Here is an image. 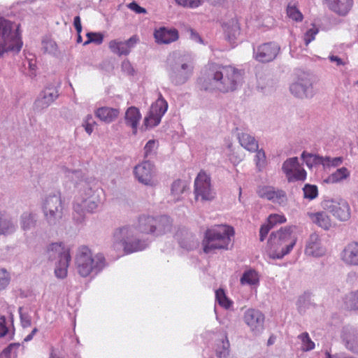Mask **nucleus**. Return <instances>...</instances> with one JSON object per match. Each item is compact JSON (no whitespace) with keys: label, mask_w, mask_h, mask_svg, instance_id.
Segmentation results:
<instances>
[{"label":"nucleus","mask_w":358,"mask_h":358,"mask_svg":"<svg viewBox=\"0 0 358 358\" xmlns=\"http://www.w3.org/2000/svg\"><path fill=\"white\" fill-rule=\"evenodd\" d=\"M243 80L241 70L218 64L207 66L201 76L197 79V86L203 91H219L222 93L234 92L238 89Z\"/></svg>","instance_id":"obj_1"},{"label":"nucleus","mask_w":358,"mask_h":358,"mask_svg":"<svg viewBox=\"0 0 358 358\" xmlns=\"http://www.w3.org/2000/svg\"><path fill=\"white\" fill-rule=\"evenodd\" d=\"M296 243V237L293 234V227H281L270 234L268 255L271 259H282L288 255Z\"/></svg>","instance_id":"obj_2"},{"label":"nucleus","mask_w":358,"mask_h":358,"mask_svg":"<svg viewBox=\"0 0 358 358\" xmlns=\"http://www.w3.org/2000/svg\"><path fill=\"white\" fill-rule=\"evenodd\" d=\"M101 203L99 193L85 182L80 196L76 199L73 204V221L78 224H83L85 220V212L94 213Z\"/></svg>","instance_id":"obj_3"},{"label":"nucleus","mask_w":358,"mask_h":358,"mask_svg":"<svg viewBox=\"0 0 358 358\" xmlns=\"http://www.w3.org/2000/svg\"><path fill=\"white\" fill-rule=\"evenodd\" d=\"M234 229L229 225H217L206 230L203 241V252H213L215 250H228Z\"/></svg>","instance_id":"obj_4"},{"label":"nucleus","mask_w":358,"mask_h":358,"mask_svg":"<svg viewBox=\"0 0 358 358\" xmlns=\"http://www.w3.org/2000/svg\"><path fill=\"white\" fill-rule=\"evenodd\" d=\"M76 265L78 273L82 277L91 273L97 274L106 266V259L102 254L92 257L91 250L87 246H80L76 256Z\"/></svg>","instance_id":"obj_5"},{"label":"nucleus","mask_w":358,"mask_h":358,"mask_svg":"<svg viewBox=\"0 0 358 358\" xmlns=\"http://www.w3.org/2000/svg\"><path fill=\"white\" fill-rule=\"evenodd\" d=\"M22 44L19 25L0 17V57L6 52L18 53Z\"/></svg>","instance_id":"obj_6"},{"label":"nucleus","mask_w":358,"mask_h":358,"mask_svg":"<svg viewBox=\"0 0 358 358\" xmlns=\"http://www.w3.org/2000/svg\"><path fill=\"white\" fill-rule=\"evenodd\" d=\"M134 227H123L117 229L113 234V244L116 247L121 245L126 254L143 250L148 246L147 240L137 236Z\"/></svg>","instance_id":"obj_7"},{"label":"nucleus","mask_w":358,"mask_h":358,"mask_svg":"<svg viewBox=\"0 0 358 358\" xmlns=\"http://www.w3.org/2000/svg\"><path fill=\"white\" fill-rule=\"evenodd\" d=\"M194 66L184 56H176L168 59L166 71L170 81L174 85L185 84L192 76Z\"/></svg>","instance_id":"obj_8"},{"label":"nucleus","mask_w":358,"mask_h":358,"mask_svg":"<svg viewBox=\"0 0 358 358\" xmlns=\"http://www.w3.org/2000/svg\"><path fill=\"white\" fill-rule=\"evenodd\" d=\"M41 210L48 225L55 227L60 224L64 210L60 194H52L45 196L41 203Z\"/></svg>","instance_id":"obj_9"},{"label":"nucleus","mask_w":358,"mask_h":358,"mask_svg":"<svg viewBox=\"0 0 358 358\" xmlns=\"http://www.w3.org/2000/svg\"><path fill=\"white\" fill-rule=\"evenodd\" d=\"M48 254L52 261L58 259L55 269V275L58 278H64L67 275V268L71 259L69 248L66 247L63 243H54L49 245Z\"/></svg>","instance_id":"obj_10"},{"label":"nucleus","mask_w":358,"mask_h":358,"mask_svg":"<svg viewBox=\"0 0 358 358\" xmlns=\"http://www.w3.org/2000/svg\"><path fill=\"white\" fill-rule=\"evenodd\" d=\"M315 81L314 75L302 72L299 75L297 81L290 85V92L294 96L300 99L311 98L315 94L313 84Z\"/></svg>","instance_id":"obj_11"},{"label":"nucleus","mask_w":358,"mask_h":358,"mask_svg":"<svg viewBox=\"0 0 358 358\" xmlns=\"http://www.w3.org/2000/svg\"><path fill=\"white\" fill-rule=\"evenodd\" d=\"M167 109L168 103L160 94L157 100L152 104L148 115L144 119L143 126L145 129L157 126Z\"/></svg>","instance_id":"obj_12"},{"label":"nucleus","mask_w":358,"mask_h":358,"mask_svg":"<svg viewBox=\"0 0 358 358\" xmlns=\"http://www.w3.org/2000/svg\"><path fill=\"white\" fill-rule=\"evenodd\" d=\"M324 210L331 213L341 221H346L350 217V208L344 199H327L322 203Z\"/></svg>","instance_id":"obj_13"},{"label":"nucleus","mask_w":358,"mask_h":358,"mask_svg":"<svg viewBox=\"0 0 358 358\" xmlns=\"http://www.w3.org/2000/svg\"><path fill=\"white\" fill-rule=\"evenodd\" d=\"M194 194L197 200L199 197L202 201H210L214 198L210 179L204 172H200L194 180Z\"/></svg>","instance_id":"obj_14"},{"label":"nucleus","mask_w":358,"mask_h":358,"mask_svg":"<svg viewBox=\"0 0 358 358\" xmlns=\"http://www.w3.org/2000/svg\"><path fill=\"white\" fill-rule=\"evenodd\" d=\"M59 96L57 87L53 85L46 87L35 100L33 108L37 113H41L48 108Z\"/></svg>","instance_id":"obj_15"},{"label":"nucleus","mask_w":358,"mask_h":358,"mask_svg":"<svg viewBox=\"0 0 358 358\" xmlns=\"http://www.w3.org/2000/svg\"><path fill=\"white\" fill-rule=\"evenodd\" d=\"M280 51V46L274 42L263 43L253 49V55L256 60L266 63L275 59Z\"/></svg>","instance_id":"obj_16"},{"label":"nucleus","mask_w":358,"mask_h":358,"mask_svg":"<svg viewBox=\"0 0 358 358\" xmlns=\"http://www.w3.org/2000/svg\"><path fill=\"white\" fill-rule=\"evenodd\" d=\"M134 173L139 182L149 186L155 185V166L150 161L146 160L136 165Z\"/></svg>","instance_id":"obj_17"},{"label":"nucleus","mask_w":358,"mask_h":358,"mask_svg":"<svg viewBox=\"0 0 358 358\" xmlns=\"http://www.w3.org/2000/svg\"><path fill=\"white\" fill-rule=\"evenodd\" d=\"M139 38L134 35L128 40L122 41L119 39H114L109 42L108 47L110 51L118 56L128 55L133 48L138 43Z\"/></svg>","instance_id":"obj_18"},{"label":"nucleus","mask_w":358,"mask_h":358,"mask_svg":"<svg viewBox=\"0 0 358 358\" xmlns=\"http://www.w3.org/2000/svg\"><path fill=\"white\" fill-rule=\"evenodd\" d=\"M244 321L255 334L264 329V315L259 310L250 308L244 313Z\"/></svg>","instance_id":"obj_19"},{"label":"nucleus","mask_w":358,"mask_h":358,"mask_svg":"<svg viewBox=\"0 0 358 358\" xmlns=\"http://www.w3.org/2000/svg\"><path fill=\"white\" fill-rule=\"evenodd\" d=\"M325 252L326 248L322 245L320 236L316 233L311 234L306 241L305 254L319 257L323 256Z\"/></svg>","instance_id":"obj_20"},{"label":"nucleus","mask_w":358,"mask_h":358,"mask_svg":"<svg viewBox=\"0 0 358 358\" xmlns=\"http://www.w3.org/2000/svg\"><path fill=\"white\" fill-rule=\"evenodd\" d=\"M341 258L347 264L358 266V243H348L342 251Z\"/></svg>","instance_id":"obj_21"},{"label":"nucleus","mask_w":358,"mask_h":358,"mask_svg":"<svg viewBox=\"0 0 358 358\" xmlns=\"http://www.w3.org/2000/svg\"><path fill=\"white\" fill-rule=\"evenodd\" d=\"M154 36L157 43L169 44L178 38V31L176 29L161 27L155 31Z\"/></svg>","instance_id":"obj_22"},{"label":"nucleus","mask_w":358,"mask_h":358,"mask_svg":"<svg viewBox=\"0 0 358 358\" xmlns=\"http://www.w3.org/2000/svg\"><path fill=\"white\" fill-rule=\"evenodd\" d=\"M330 10L339 15L345 16L351 10L353 0H326Z\"/></svg>","instance_id":"obj_23"},{"label":"nucleus","mask_w":358,"mask_h":358,"mask_svg":"<svg viewBox=\"0 0 358 358\" xmlns=\"http://www.w3.org/2000/svg\"><path fill=\"white\" fill-rule=\"evenodd\" d=\"M141 119V114L135 106H131L127 108L124 114V122L127 126L132 129L133 134H137V129L140 120Z\"/></svg>","instance_id":"obj_24"},{"label":"nucleus","mask_w":358,"mask_h":358,"mask_svg":"<svg viewBox=\"0 0 358 358\" xmlns=\"http://www.w3.org/2000/svg\"><path fill=\"white\" fill-rule=\"evenodd\" d=\"M155 228L153 234L161 236L169 232L172 227V221L166 215H160L155 217Z\"/></svg>","instance_id":"obj_25"},{"label":"nucleus","mask_w":358,"mask_h":358,"mask_svg":"<svg viewBox=\"0 0 358 358\" xmlns=\"http://www.w3.org/2000/svg\"><path fill=\"white\" fill-rule=\"evenodd\" d=\"M119 115L120 110L118 108L106 106L99 108L95 111L96 117L106 123H110L115 121Z\"/></svg>","instance_id":"obj_26"},{"label":"nucleus","mask_w":358,"mask_h":358,"mask_svg":"<svg viewBox=\"0 0 358 358\" xmlns=\"http://www.w3.org/2000/svg\"><path fill=\"white\" fill-rule=\"evenodd\" d=\"M308 216L313 223L324 230H329L331 226V219L326 212L308 213Z\"/></svg>","instance_id":"obj_27"},{"label":"nucleus","mask_w":358,"mask_h":358,"mask_svg":"<svg viewBox=\"0 0 358 358\" xmlns=\"http://www.w3.org/2000/svg\"><path fill=\"white\" fill-rule=\"evenodd\" d=\"M155 223V217L143 215L139 217L138 226L134 228L140 233L153 234Z\"/></svg>","instance_id":"obj_28"},{"label":"nucleus","mask_w":358,"mask_h":358,"mask_svg":"<svg viewBox=\"0 0 358 358\" xmlns=\"http://www.w3.org/2000/svg\"><path fill=\"white\" fill-rule=\"evenodd\" d=\"M238 139L241 145L251 152H255L259 148L258 142L255 137L248 133H239Z\"/></svg>","instance_id":"obj_29"},{"label":"nucleus","mask_w":358,"mask_h":358,"mask_svg":"<svg viewBox=\"0 0 358 358\" xmlns=\"http://www.w3.org/2000/svg\"><path fill=\"white\" fill-rule=\"evenodd\" d=\"M37 222V215L36 213L30 211H25L22 213L20 217V224L21 229L24 231H29L34 229Z\"/></svg>","instance_id":"obj_30"},{"label":"nucleus","mask_w":358,"mask_h":358,"mask_svg":"<svg viewBox=\"0 0 358 358\" xmlns=\"http://www.w3.org/2000/svg\"><path fill=\"white\" fill-rule=\"evenodd\" d=\"M16 229L17 225L12 219L0 213V236L12 234Z\"/></svg>","instance_id":"obj_31"},{"label":"nucleus","mask_w":358,"mask_h":358,"mask_svg":"<svg viewBox=\"0 0 358 358\" xmlns=\"http://www.w3.org/2000/svg\"><path fill=\"white\" fill-rule=\"evenodd\" d=\"M186 187L185 182L182 180L178 179L173 182L171 187V196L174 202L181 199V195L184 193Z\"/></svg>","instance_id":"obj_32"},{"label":"nucleus","mask_w":358,"mask_h":358,"mask_svg":"<svg viewBox=\"0 0 358 358\" xmlns=\"http://www.w3.org/2000/svg\"><path fill=\"white\" fill-rule=\"evenodd\" d=\"M349 176L350 171L348 169L345 167H341L329 175L325 180V182L328 183H337L348 178Z\"/></svg>","instance_id":"obj_33"},{"label":"nucleus","mask_w":358,"mask_h":358,"mask_svg":"<svg viewBox=\"0 0 358 358\" xmlns=\"http://www.w3.org/2000/svg\"><path fill=\"white\" fill-rule=\"evenodd\" d=\"M301 159L306 163V166L309 168H311L313 166L316 165H322L324 162V157L320 156L318 155H313L306 151H303L301 153Z\"/></svg>","instance_id":"obj_34"},{"label":"nucleus","mask_w":358,"mask_h":358,"mask_svg":"<svg viewBox=\"0 0 358 358\" xmlns=\"http://www.w3.org/2000/svg\"><path fill=\"white\" fill-rule=\"evenodd\" d=\"M287 16L294 21L301 22L303 19V14L297 7V2L295 1H290L286 9Z\"/></svg>","instance_id":"obj_35"},{"label":"nucleus","mask_w":358,"mask_h":358,"mask_svg":"<svg viewBox=\"0 0 358 358\" xmlns=\"http://www.w3.org/2000/svg\"><path fill=\"white\" fill-rule=\"evenodd\" d=\"M62 171L65 178L74 185H78L83 181V174L81 170H71L67 167H63Z\"/></svg>","instance_id":"obj_36"},{"label":"nucleus","mask_w":358,"mask_h":358,"mask_svg":"<svg viewBox=\"0 0 358 358\" xmlns=\"http://www.w3.org/2000/svg\"><path fill=\"white\" fill-rule=\"evenodd\" d=\"M299 159L296 157L288 158L283 162L282 170L285 174L287 179H288L294 171L299 166Z\"/></svg>","instance_id":"obj_37"},{"label":"nucleus","mask_w":358,"mask_h":358,"mask_svg":"<svg viewBox=\"0 0 358 358\" xmlns=\"http://www.w3.org/2000/svg\"><path fill=\"white\" fill-rule=\"evenodd\" d=\"M229 348L230 344L227 336H225L224 338H222L217 344L216 348V356L219 358H227L229 355Z\"/></svg>","instance_id":"obj_38"},{"label":"nucleus","mask_w":358,"mask_h":358,"mask_svg":"<svg viewBox=\"0 0 358 358\" xmlns=\"http://www.w3.org/2000/svg\"><path fill=\"white\" fill-rule=\"evenodd\" d=\"M242 285H255L259 283L258 273L255 270L245 271L241 278Z\"/></svg>","instance_id":"obj_39"},{"label":"nucleus","mask_w":358,"mask_h":358,"mask_svg":"<svg viewBox=\"0 0 358 358\" xmlns=\"http://www.w3.org/2000/svg\"><path fill=\"white\" fill-rule=\"evenodd\" d=\"M345 346L350 351L358 353V331H352V334L346 335L344 338Z\"/></svg>","instance_id":"obj_40"},{"label":"nucleus","mask_w":358,"mask_h":358,"mask_svg":"<svg viewBox=\"0 0 358 358\" xmlns=\"http://www.w3.org/2000/svg\"><path fill=\"white\" fill-rule=\"evenodd\" d=\"M226 33L230 41L235 40L240 34V26L236 20L232 19L229 21L227 24Z\"/></svg>","instance_id":"obj_41"},{"label":"nucleus","mask_w":358,"mask_h":358,"mask_svg":"<svg viewBox=\"0 0 358 358\" xmlns=\"http://www.w3.org/2000/svg\"><path fill=\"white\" fill-rule=\"evenodd\" d=\"M42 49L44 52L50 55H57L59 53L56 42L49 38H45L42 41Z\"/></svg>","instance_id":"obj_42"},{"label":"nucleus","mask_w":358,"mask_h":358,"mask_svg":"<svg viewBox=\"0 0 358 358\" xmlns=\"http://www.w3.org/2000/svg\"><path fill=\"white\" fill-rule=\"evenodd\" d=\"M306 176L307 173L306 170L299 165V166L288 178L287 180L289 182H292L294 181H304L306 179Z\"/></svg>","instance_id":"obj_43"},{"label":"nucleus","mask_w":358,"mask_h":358,"mask_svg":"<svg viewBox=\"0 0 358 358\" xmlns=\"http://www.w3.org/2000/svg\"><path fill=\"white\" fill-rule=\"evenodd\" d=\"M255 152H256V155L255 156V164H256V166H257V169H258V171H262V169L266 165V154L263 149L259 150V148H257V150H256Z\"/></svg>","instance_id":"obj_44"},{"label":"nucleus","mask_w":358,"mask_h":358,"mask_svg":"<svg viewBox=\"0 0 358 358\" xmlns=\"http://www.w3.org/2000/svg\"><path fill=\"white\" fill-rule=\"evenodd\" d=\"M298 338L301 341V348L303 351H310L315 348V343L312 341L307 332L301 334Z\"/></svg>","instance_id":"obj_45"},{"label":"nucleus","mask_w":358,"mask_h":358,"mask_svg":"<svg viewBox=\"0 0 358 358\" xmlns=\"http://www.w3.org/2000/svg\"><path fill=\"white\" fill-rule=\"evenodd\" d=\"M303 196L309 200L315 199L318 195L317 187L315 185L306 184L303 188Z\"/></svg>","instance_id":"obj_46"},{"label":"nucleus","mask_w":358,"mask_h":358,"mask_svg":"<svg viewBox=\"0 0 358 358\" xmlns=\"http://www.w3.org/2000/svg\"><path fill=\"white\" fill-rule=\"evenodd\" d=\"M86 36L87 40L83 43L84 45H87L91 43L100 45L103 41V35L100 32H88Z\"/></svg>","instance_id":"obj_47"},{"label":"nucleus","mask_w":358,"mask_h":358,"mask_svg":"<svg viewBox=\"0 0 358 358\" xmlns=\"http://www.w3.org/2000/svg\"><path fill=\"white\" fill-rule=\"evenodd\" d=\"M274 187L271 186L259 187L257 191L259 197L272 201L273 199Z\"/></svg>","instance_id":"obj_48"},{"label":"nucleus","mask_w":358,"mask_h":358,"mask_svg":"<svg viewBox=\"0 0 358 358\" xmlns=\"http://www.w3.org/2000/svg\"><path fill=\"white\" fill-rule=\"evenodd\" d=\"M215 296L216 300L217 301L218 303L225 308H229L231 306L232 303L231 301L228 299V298L226 296V294L223 289H219L215 292Z\"/></svg>","instance_id":"obj_49"},{"label":"nucleus","mask_w":358,"mask_h":358,"mask_svg":"<svg viewBox=\"0 0 358 358\" xmlns=\"http://www.w3.org/2000/svg\"><path fill=\"white\" fill-rule=\"evenodd\" d=\"M343 159L341 157L331 158L330 157H324L323 167H337L343 163Z\"/></svg>","instance_id":"obj_50"},{"label":"nucleus","mask_w":358,"mask_h":358,"mask_svg":"<svg viewBox=\"0 0 358 358\" xmlns=\"http://www.w3.org/2000/svg\"><path fill=\"white\" fill-rule=\"evenodd\" d=\"M96 124L92 115H87L83 120V127L85 128V131L90 135L93 130L94 126Z\"/></svg>","instance_id":"obj_51"},{"label":"nucleus","mask_w":358,"mask_h":358,"mask_svg":"<svg viewBox=\"0 0 358 358\" xmlns=\"http://www.w3.org/2000/svg\"><path fill=\"white\" fill-rule=\"evenodd\" d=\"M20 348L19 343H10L1 352V355L6 358H10L12 355L16 356V350Z\"/></svg>","instance_id":"obj_52"},{"label":"nucleus","mask_w":358,"mask_h":358,"mask_svg":"<svg viewBox=\"0 0 358 358\" xmlns=\"http://www.w3.org/2000/svg\"><path fill=\"white\" fill-rule=\"evenodd\" d=\"M287 201V196L285 191L282 189H277L275 190L274 189L273 190V199H272V202L278 203V204H283Z\"/></svg>","instance_id":"obj_53"},{"label":"nucleus","mask_w":358,"mask_h":358,"mask_svg":"<svg viewBox=\"0 0 358 358\" xmlns=\"http://www.w3.org/2000/svg\"><path fill=\"white\" fill-rule=\"evenodd\" d=\"M286 222L284 215L278 214H271L267 219V223L273 228L277 224H282Z\"/></svg>","instance_id":"obj_54"},{"label":"nucleus","mask_w":358,"mask_h":358,"mask_svg":"<svg viewBox=\"0 0 358 358\" xmlns=\"http://www.w3.org/2000/svg\"><path fill=\"white\" fill-rule=\"evenodd\" d=\"M20 314L21 325L23 328H27L31 326V317L27 313L22 312V308L18 309Z\"/></svg>","instance_id":"obj_55"},{"label":"nucleus","mask_w":358,"mask_h":358,"mask_svg":"<svg viewBox=\"0 0 358 358\" xmlns=\"http://www.w3.org/2000/svg\"><path fill=\"white\" fill-rule=\"evenodd\" d=\"M10 275L5 268H0V291L4 289L10 282Z\"/></svg>","instance_id":"obj_56"},{"label":"nucleus","mask_w":358,"mask_h":358,"mask_svg":"<svg viewBox=\"0 0 358 358\" xmlns=\"http://www.w3.org/2000/svg\"><path fill=\"white\" fill-rule=\"evenodd\" d=\"M346 303L351 310H358V290L350 294Z\"/></svg>","instance_id":"obj_57"},{"label":"nucleus","mask_w":358,"mask_h":358,"mask_svg":"<svg viewBox=\"0 0 358 358\" xmlns=\"http://www.w3.org/2000/svg\"><path fill=\"white\" fill-rule=\"evenodd\" d=\"M318 31L319 30L316 27H313L306 31L303 37L306 45H308L311 41H313L315 39V36L318 33Z\"/></svg>","instance_id":"obj_58"},{"label":"nucleus","mask_w":358,"mask_h":358,"mask_svg":"<svg viewBox=\"0 0 358 358\" xmlns=\"http://www.w3.org/2000/svg\"><path fill=\"white\" fill-rule=\"evenodd\" d=\"M177 3L185 7L196 8L201 4V0H175Z\"/></svg>","instance_id":"obj_59"},{"label":"nucleus","mask_w":358,"mask_h":358,"mask_svg":"<svg viewBox=\"0 0 358 358\" xmlns=\"http://www.w3.org/2000/svg\"><path fill=\"white\" fill-rule=\"evenodd\" d=\"M155 145L156 141L155 140H150L147 142L144 147V157L145 158L153 154Z\"/></svg>","instance_id":"obj_60"},{"label":"nucleus","mask_w":358,"mask_h":358,"mask_svg":"<svg viewBox=\"0 0 358 358\" xmlns=\"http://www.w3.org/2000/svg\"><path fill=\"white\" fill-rule=\"evenodd\" d=\"M122 71L129 76H133L135 73L134 69L128 60H124L122 63Z\"/></svg>","instance_id":"obj_61"},{"label":"nucleus","mask_w":358,"mask_h":358,"mask_svg":"<svg viewBox=\"0 0 358 358\" xmlns=\"http://www.w3.org/2000/svg\"><path fill=\"white\" fill-rule=\"evenodd\" d=\"M272 229V227L268 224L266 223L262 225L259 230V240L260 241H264L269 231Z\"/></svg>","instance_id":"obj_62"},{"label":"nucleus","mask_w":358,"mask_h":358,"mask_svg":"<svg viewBox=\"0 0 358 358\" xmlns=\"http://www.w3.org/2000/svg\"><path fill=\"white\" fill-rule=\"evenodd\" d=\"M128 6L131 10H134L136 13L141 14L146 13V10L144 8L140 6L135 1L130 3Z\"/></svg>","instance_id":"obj_63"},{"label":"nucleus","mask_w":358,"mask_h":358,"mask_svg":"<svg viewBox=\"0 0 358 358\" xmlns=\"http://www.w3.org/2000/svg\"><path fill=\"white\" fill-rule=\"evenodd\" d=\"M329 59L331 62H335L337 66L345 65V62L339 57L336 55H329Z\"/></svg>","instance_id":"obj_64"}]
</instances>
